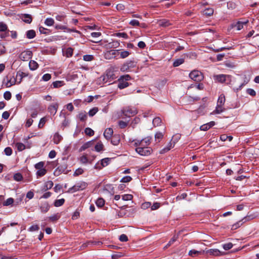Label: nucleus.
Here are the masks:
<instances>
[{"label": "nucleus", "mask_w": 259, "mask_h": 259, "mask_svg": "<svg viewBox=\"0 0 259 259\" xmlns=\"http://www.w3.org/2000/svg\"><path fill=\"white\" fill-rule=\"evenodd\" d=\"M213 79L215 82L223 83L226 82L227 84H230L232 81V76L226 74L213 75Z\"/></svg>", "instance_id": "1"}, {"label": "nucleus", "mask_w": 259, "mask_h": 259, "mask_svg": "<svg viewBox=\"0 0 259 259\" xmlns=\"http://www.w3.org/2000/svg\"><path fill=\"white\" fill-rule=\"evenodd\" d=\"M87 186L88 184L86 182L80 181L77 183L72 187L70 188L67 192L69 193H74L77 191H81L84 190L87 188Z\"/></svg>", "instance_id": "2"}, {"label": "nucleus", "mask_w": 259, "mask_h": 259, "mask_svg": "<svg viewBox=\"0 0 259 259\" xmlns=\"http://www.w3.org/2000/svg\"><path fill=\"white\" fill-rule=\"evenodd\" d=\"M122 113L126 117H130L138 113L137 109L134 107L128 106L122 110Z\"/></svg>", "instance_id": "3"}, {"label": "nucleus", "mask_w": 259, "mask_h": 259, "mask_svg": "<svg viewBox=\"0 0 259 259\" xmlns=\"http://www.w3.org/2000/svg\"><path fill=\"white\" fill-rule=\"evenodd\" d=\"M189 77L192 80L196 82H199L203 79L202 73L196 70L191 71L189 74Z\"/></svg>", "instance_id": "4"}, {"label": "nucleus", "mask_w": 259, "mask_h": 259, "mask_svg": "<svg viewBox=\"0 0 259 259\" xmlns=\"http://www.w3.org/2000/svg\"><path fill=\"white\" fill-rule=\"evenodd\" d=\"M136 151L141 156H148L151 153L152 149L149 147H138L136 148Z\"/></svg>", "instance_id": "5"}, {"label": "nucleus", "mask_w": 259, "mask_h": 259, "mask_svg": "<svg viewBox=\"0 0 259 259\" xmlns=\"http://www.w3.org/2000/svg\"><path fill=\"white\" fill-rule=\"evenodd\" d=\"M136 66V63L133 61H128L124 63L120 68L121 71H127L131 68Z\"/></svg>", "instance_id": "6"}, {"label": "nucleus", "mask_w": 259, "mask_h": 259, "mask_svg": "<svg viewBox=\"0 0 259 259\" xmlns=\"http://www.w3.org/2000/svg\"><path fill=\"white\" fill-rule=\"evenodd\" d=\"M32 56V53L29 50H26L22 52L19 55V59L23 61L29 60Z\"/></svg>", "instance_id": "7"}, {"label": "nucleus", "mask_w": 259, "mask_h": 259, "mask_svg": "<svg viewBox=\"0 0 259 259\" xmlns=\"http://www.w3.org/2000/svg\"><path fill=\"white\" fill-rule=\"evenodd\" d=\"M50 204L47 201H41L39 203V209L42 213L47 212L50 208Z\"/></svg>", "instance_id": "8"}, {"label": "nucleus", "mask_w": 259, "mask_h": 259, "mask_svg": "<svg viewBox=\"0 0 259 259\" xmlns=\"http://www.w3.org/2000/svg\"><path fill=\"white\" fill-rule=\"evenodd\" d=\"M250 220L249 217H245L241 220L239 221L232 226V230H236L243 225L245 222Z\"/></svg>", "instance_id": "9"}, {"label": "nucleus", "mask_w": 259, "mask_h": 259, "mask_svg": "<svg viewBox=\"0 0 259 259\" xmlns=\"http://www.w3.org/2000/svg\"><path fill=\"white\" fill-rule=\"evenodd\" d=\"M6 79L7 80V81L6 83V86L7 88L11 87L16 83V79L14 77H12L9 79L8 76H6L4 79V81H5Z\"/></svg>", "instance_id": "10"}, {"label": "nucleus", "mask_w": 259, "mask_h": 259, "mask_svg": "<svg viewBox=\"0 0 259 259\" xmlns=\"http://www.w3.org/2000/svg\"><path fill=\"white\" fill-rule=\"evenodd\" d=\"M58 106V104L57 103H54L49 106L48 107V111L51 114L54 115L56 113Z\"/></svg>", "instance_id": "11"}, {"label": "nucleus", "mask_w": 259, "mask_h": 259, "mask_svg": "<svg viewBox=\"0 0 259 259\" xmlns=\"http://www.w3.org/2000/svg\"><path fill=\"white\" fill-rule=\"evenodd\" d=\"M128 85L129 83L127 82V81H125L121 77L118 79V87L120 89H123L128 87Z\"/></svg>", "instance_id": "12"}, {"label": "nucleus", "mask_w": 259, "mask_h": 259, "mask_svg": "<svg viewBox=\"0 0 259 259\" xmlns=\"http://www.w3.org/2000/svg\"><path fill=\"white\" fill-rule=\"evenodd\" d=\"M21 19L23 21L28 24H30L32 20V18L30 14H22L21 16Z\"/></svg>", "instance_id": "13"}, {"label": "nucleus", "mask_w": 259, "mask_h": 259, "mask_svg": "<svg viewBox=\"0 0 259 259\" xmlns=\"http://www.w3.org/2000/svg\"><path fill=\"white\" fill-rule=\"evenodd\" d=\"M102 244L101 241H89L85 243H83L82 245L83 247H86L90 245H94L97 246H100Z\"/></svg>", "instance_id": "14"}, {"label": "nucleus", "mask_w": 259, "mask_h": 259, "mask_svg": "<svg viewBox=\"0 0 259 259\" xmlns=\"http://www.w3.org/2000/svg\"><path fill=\"white\" fill-rule=\"evenodd\" d=\"M113 131L111 128H106L104 133V136L107 139L109 140L111 138Z\"/></svg>", "instance_id": "15"}, {"label": "nucleus", "mask_w": 259, "mask_h": 259, "mask_svg": "<svg viewBox=\"0 0 259 259\" xmlns=\"http://www.w3.org/2000/svg\"><path fill=\"white\" fill-rule=\"evenodd\" d=\"M204 250H196L195 249H192L189 251V255L191 256H196L201 254H202L204 252Z\"/></svg>", "instance_id": "16"}, {"label": "nucleus", "mask_w": 259, "mask_h": 259, "mask_svg": "<svg viewBox=\"0 0 259 259\" xmlns=\"http://www.w3.org/2000/svg\"><path fill=\"white\" fill-rule=\"evenodd\" d=\"M120 142V137L119 135H115L112 136L111 139V143L114 145H117Z\"/></svg>", "instance_id": "17"}, {"label": "nucleus", "mask_w": 259, "mask_h": 259, "mask_svg": "<svg viewBox=\"0 0 259 259\" xmlns=\"http://www.w3.org/2000/svg\"><path fill=\"white\" fill-rule=\"evenodd\" d=\"M94 144V141H91L84 143L80 148V151H84L86 149L91 147Z\"/></svg>", "instance_id": "18"}, {"label": "nucleus", "mask_w": 259, "mask_h": 259, "mask_svg": "<svg viewBox=\"0 0 259 259\" xmlns=\"http://www.w3.org/2000/svg\"><path fill=\"white\" fill-rule=\"evenodd\" d=\"M29 66L30 70H35L38 68V65L36 61L31 60L29 62Z\"/></svg>", "instance_id": "19"}, {"label": "nucleus", "mask_w": 259, "mask_h": 259, "mask_svg": "<svg viewBox=\"0 0 259 259\" xmlns=\"http://www.w3.org/2000/svg\"><path fill=\"white\" fill-rule=\"evenodd\" d=\"M224 110H225V108L223 107V106H220V105L217 104L215 109L212 112H211V114H220V113L223 112V111H224Z\"/></svg>", "instance_id": "20"}, {"label": "nucleus", "mask_w": 259, "mask_h": 259, "mask_svg": "<svg viewBox=\"0 0 259 259\" xmlns=\"http://www.w3.org/2000/svg\"><path fill=\"white\" fill-rule=\"evenodd\" d=\"M62 140V137L59 134V133H56L55 134L53 137V141L55 144H58Z\"/></svg>", "instance_id": "21"}, {"label": "nucleus", "mask_w": 259, "mask_h": 259, "mask_svg": "<svg viewBox=\"0 0 259 259\" xmlns=\"http://www.w3.org/2000/svg\"><path fill=\"white\" fill-rule=\"evenodd\" d=\"M225 95L224 94H221L218 98L217 104L223 106L225 104Z\"/></svg>", "instance_id": "22"}, {"label": "nucleus", "mask_w": 259, "mask_h": 259, "mask_svg": "<svg viewBox=\"0 0 259 259\" xmlns=\"http://www.w3.org/2000/svg\"><path fill=\"white\" fill-rule=\"evenodd\" d=\"M27 38L29 39L33 38L35 35V31L34 30H28L26 33Z\"/></svg>", "instance_id": "23"}, {"label": "nucleus", "mask_w": 259, "mask_h": 259, "mask_svg": "<svg viewBox=\"0 0 259 259\" xmlns=\"http://www.w3.org/2000/svg\"><path fill=\"white\" fill-rule=\"evenodd\" d=\"M53 182L52 181H49L47 182L44 186L42 190L46 191L48 189H51L53 186Z\"/></svg>", "instance_id": "24"}, {"label": "nucleus", "mask_w": 259, "mask_h": 259, "mask_svg": "<svg viewBox=\"0 0 259 259\" xmlns=\"http://www.w3.org/2000/svg\"><path fill=\"white\" fill-rule=\"evenodd\" d=\"M78 117L81 121H85L87 119V114L85 111L80 112L78 114Z\"/></svg>", "instance_id": "25"}, {"label": "nucleus", "mask_w": 259, "mask_h": 259, "mask_svg": "<svg viewBox=\"0 0 259 259\" xmlns=\"http://www.w3.org/2000/svg\"><path fill=\"white\" fill-rule=\"evenodd\" d=\"M47 172V169L44 168L41 169H39L36 171V175L37 178L38 177H41L44 176H45Z\"/></svg>", "instance_id": "26"}, {"label": "nucleus", "mask_w": 259, "mask_h": 259, "mask_svg": "<svg viewBox=\"0 0 259 259\" xmlns=\"http://www.w3.org/2000/svg\"><path fill=\"white\" fill-rule=\"evenodd\" d=\"M64 84L65 83L63 81L58 80V81H54L52 83V85L54 88H58L62 87L63 85H64Z\"/></svg>", "instance_id": "27"}, {"label": "nucleus", "mask_w": 259, "mask_h": 259, "mask_svg": "<svg viewBox=\"0 0 259 259\" xmlns=\"http://www.w3.org/2000/svg\"><path fill=\"white\" fill-rule=\"evenodd\" d=\"M184 62V59L183 58H179L178 59H176L174 61L173 63V66L174 67H178L180 66V65L182 64Z\"/></svg>", "instance_id": "28"}, {"label": "nucleus", "mask_w": 259, "mask_h": 259, "mask_svg": "<svg viewBox=\"0 0 259 259\" xmlns=\"http://www.w3.org/2000/svg\"><path fill=\"white\" fill-rule=\"evenodd\" d=\"M159 24L162 27H167L170 25V23L168 20L163 19L159 21Z\"/></svg>", "instance_id": "29"}, {"label": "nucleus", "mask_w": 259, "mask_h": 259, "mask_svg": "<svg viewBox=\"0 0 259 259\" xmlns=\"http://www.w3.org/2000/svg\"><path fill=\"white\" fill-rule=\"evenodd\" d=\"M54 20L53 18H48L45 20V24L48 26H51L54 25Z\"/></svg>", "instance_id": "30"}, {"label": "nucleus", "mask_w": 259, "mask_h": 259, "mask_svg": "<svg viewBox=\"0 0 259 259\" xmlns=\"http://www.w3.org/2000/svg\"><path fill=\"white\" fill-rule=\"evenodd\" d=\"M64 202H65V200L63 198L56 200L54 202V205L56 207L61 206H62L64 203Z\"/></svg>", "instance_id": "31"}, {"label": "nucleus", "mask_w": 259, "mask_h": 259, "mask_svg": "<svg viewBox=\"0 0 259 259\" xmlns=\"http://www.w3.org/2000/svg\"><path fill=\"white\" fill-rule=\"evenodd\" d=\"M103 145L101 142H98L95 146V150L97 152H100L103 149Z\"/></svg>", "instance_id": "32"}, {"label": "nucleus", "mask_w": 259, "mask_h": 259, "mask_svg": "<svg viewBox=\"0 0 259 259\" xmlns=\"http://www.w3.org/2000/svg\"><path fill=\"white\" fill-rule=\"evenodd\" d=\"M18 151H22L26 148V146L22 143H17L16 144Z\"/></svg>", "instance_id": "33"}, {"label": "nucleus", "mask_w": 259, "mask_h": 259, "mask_svg": "<svg viewBox=\"0 0 259 259\" xmlns=\"http://www.w3.org/2000/svg\"><path fill=\"white\" fill-rule=\"evenodd\" d=\"M8 29L7 25L4 22H0V32L7 31Z\"/></svg>", "instance_id": "34"}, {"label": "nucleus", "mask_w": 259, "mask_h": 259, "mask_svg": "<svg viewBox=\"0 0 259 259\" xmlns=\"http://www.w3.org/2000/svg\"><path fill=\"white\" fill-rule=\"evenodd\" d=\"M96 203L98 207H101L104 206L105 204V201L103 198H99L97 200Z\"/></svg>", "instance_id": "35"}, {"label": "nucleus", "mask_w": 259, "mask_h": 259, "mask_svg": "<svg viewBox=\"0 0 259 259\" xmlns=\"http://www.w3.org/2000/svg\"><path fill=\"white\" fill-rule=\"evenodd\" d=\"M44 165L45 162L43 161H40L35 164L34 165V167L38 170L39 169L44 168Z\"/></svg>", "instance_id": "36"}, {"label": "nucleus", "mask_w": 259, "mask_h": 259, "mask_svg": "<svg viewBox=\"0 0 259 259\" xmlns=\"http://www.w3.org/2000/svg\"><path fill=\"white\" fill-rule=\"evenodd\" d=\"M110 160H111V159L109 158H105L102 159L100 161L101 163V165H102V166H103V167L107 166L109 163Z\"/></svg>", "instance_id": "37"}, {"label": "nucleus", "mask_w": 259, "mask_h": 259, "mask_svg": "<svg viewBox=\"0 0 259 259\" xmlns=\"http://www.w3.org/2000/svg\"><path fill=\"white\" fill-rule=\"evenodd\" d=\"M39 31L41 34H49L50 32V30L44 27L40 26L39 27Z\"/></svg>", "instance_id": "38"}, {"label": "nucleus", "mask_w": 259, "mask_h": 259, "mask_svg": "<svg viewBox=\"0 0 259 259\" xmlns=\"http://www.w3.org/2000/svg\"><path fill=\"white\" fill-rule=\"evenodd\" d=\"M78 78V75L76 73H73L68 74L67 76V79L69 80H74Z\"/></svg>", "instance_id": "39"}, {"label": "nucleus", "mask_w": 259, "mask_h": 259, "mask_svg": "<svg viewBox=\"0 0 259 259\" xmlns=\"http://www.w3.org/2000/svg\"><path fill=\"white\" fill-rule=\"evenodd\" d=\"M85 134L89 136H93L94 134V131L90 127H87L84 130Z\"/></svg>", "instance_id": "40"}, {"label": "nucleus", "mask_w": 259, "mask_h": 259, "mask_svg": "<svg viewBox=\"0 0 259 259\" xmlns=\"http://www.w3.org/2000/svg\"><path fill=\"white\" fill-rule=\"evenodd\" d=\"M73 50L71 48H68L66 49L65 55L67 57H70L73 55Z\"/></svg>", "instance_id": "41"}, {"label": "nucleus", "mask_w": 259, "mask_h": 259, "mask_svg": "<svg viewBox=\"0 0 259 259\" xmlns=\"http://www.w3.org/2000/svg\"><path fill=\"white\" fill-rule=\"evenodd\" d=\"M98 111V108L97 107H94L90 110L89 112V115L90 116L92 117L95 115Z\"/></svg>", "instance_id": "42"}, {"label": "nucleus", "mask_w": 259, "mask_h": 259, "mask_svg": "<svg viewBox=\"0 0 259 259\" xmlns=\"http://www.w3.org/2000/svg\"><path fill=\"white\" fill-rule=\"evenodd\" d=\"M161 123V119L159 117H155L153 120V124L154 126H158Z\"/></svg>", "instance_id": "43"}, {"label": "nucleus", "mask_w": 259, "mask_h": 259, "mask_svg": "<svg viewBox=\"0 0 259 259\" xmlns=\"http://www.w3.org/2000/svg\"><path fill=\"white\" fill-rule=\"evenodd\" d=\"M14 179L18 182L21 181L23 179V177L20 173H16L14 175Z\"/></svg>", "instance_id": "44"}, {"label": "nucleus", "mask_w": 259, "mask_h": 259, "mask_svg": "<svg viewBox=\"0 0 259 259\" xmlns=\"http://www.w3.org/2000/svg\"><path fill=\"white\" fill-rule=\"evenodd\" d=\"M119 54H120L121 58L124 59V58L127 57L129 56V55L130 54V53L128 51H124L119 52Z\"/></svg>", "instance_id": "45"}, {"label": "nucleus", "mask_w": 259, "mask_h": 259, "mask_svg": "<svg viewBox=\"0 0 259 259\" xmlns=\"http://www.w3.org/2000/svg\"><path fill=\"white\" fill-rule=\"evenodd\" d=\"M244 24V23L243 22L238 21L235 24H234V27L236 28L238 30H240L243 28Z\"/></svg>", "instance_id": "46"}, {"label": "nucleus", "mask_w": 259, "mask_h": 259, "mask_svg": "<svg viewBox=\"0 0 259 259\" xmlns=\"http://www.w3.org/2000/svg\"><path fill=\"white\" fill-rule=\"evenodd\" d=\"M133 198V196L131 194H124L122 196V199L124 201L131 200Z\"/></svg>", "instance_id": "47"}, {"label": "nucleus", "mask_w": 259, "mask_h": 259, "mask_svg": "<svg viewBox=\"0 0 259 259\" xmlns=\"http://www.w3.org/2000/svg\"><path fill=\"white\" fill-rule=\"evenodd\" d=\"M210 128V122L201 125L200 127L201 131H207Z\"/></svg>", "instance_id": "48"}, {"label": "nucleus", "mask_w": 259, "mask_h": 259, "mask_svg": "<svg viewBox=\"0 0 259 259\" xmlns=\"http://www.w3.org/2000/svg\"><path fill=\"white\" fill-rule=\"evenodd\" d=\"M116 36L118 37H122L125 39L128 38V35L125 32H118L115 34Z\"/></svg>", "instance_id": "49"}, {"label": "nucleus", "mask_w": 259, "mask_h": 259, "mask_svg": "<svg viewBox=\"0 0 259 259\" xmlns=\"http://www.w3.org/2000/svg\"><path fill=\"white\" fill-rule=\"evenodd\" d=\"M94 56L91 55H85L83 57V59L85 61H91L93 60Z\"/></svg>", "instance_id": "50"}, {"label": "nucleus", "mask_w": 259, "mask_h": 259, "mask_svg": "<svg viewBox=\"0 0 259 259\" xmlns=\"http://www.w3.org/2000/svg\"><path fill=\"white\" fill-rule=\"evenodd\" d=\"M233 245L232 243H227L223 245V248L226 250H228L232 248L233 247Z\"/></svg>", "instance_id": "51"}, {"label": "nucleus", "mask_w": 259, "mask_h": 259, "mask_svg": "<svg viewBox=\"0 0 259 259\" xmlns=\"http://www.w3.org/2000/svg\"><path fill=\"white\" fill-rule=\"evenodd\" d=\"M14 202V199L12 198H9L7 199L6 201H5L3 203L4 206H8L10 205Z\"/></svg>", "instance_id": "52"}, {"label": "nucleus", "mask_w": 259, "mask_h": 259, "mask_svg": "<svg viewBox=\"0 0 259 259\" xmlns=\"http://www.w3.org/2000/svg\"><path fill=\"white\" fill-rule=\"evenodd\" d=\"M177 239V236H176V235H175L170 240V241L168 242V243L166 244V245L165 246V248H167L169 246H170L172 244L174 243V242H175L176 241Z\"/></svg>", "instance_id": "53"}, {"label": "nucleus", "mask_w": 259, "mask_h": 259, "mask_svg": "<svg viewBox=\"0 0 259 259\" xmlns=\"http://www.w3.org/2000/svg\"><path fill=\"white\" fill-rule=\"evenodd\" d=\"M129 24L133 26H139V25H140V22L138 20L133 19L129 22Z\"/></svg>", "instance_id": "54"}, {"label": "nucleus", "mask_w": 259, "mask_h": 259, "mask_svg": "<svg viewBox=\"0 0 259 259\" xmlns=\"http://www.w3.org/2000/svg\"><path fill=\"white\" fill-rule=\"evenodd\" d=\"M150 140H151L150 138L147 137V138H145L142 139L141 141L142 144H143V143H145V146H148L150 144Z\"/></svg>", "instance_id": "55"}, {"label": "nucleus", "mask_w": 259, "mask_h": 259, "mask_svg": "<svg viewBox=\"0 0 259 259\" xmlns=\"http://www.w3.org/2000/svg\"><path fill=\"white\" fill-rule=\"evenodd\" d=\"M163 135L161 133H157L155 135V141H157V142H159L160 141V140H161L163 138Z\"/></svg>", "instance_id": "56"}, {"label": "nucleus", "mask_w": 259, "mask_h": 259, "mask_svg": "<svg viewBox=\"0 0 259 259\" xmlns=\"http://www.w3.org/2000/svg\"><path fill=\"white\" fill-rule=\"evenodd\" d=\"M60 218V215L58 214H55L49 217V220L52 222H55L57 221Z\"/></svg>", "instance_id": "57"}, {"label": "nucleus", "mask_w": 259, "mask_h": 259, "mask_svg": "<svg viewBox=\"0 0 259 259\" xmlns=\"http://www.w3.org/2000/svg\"><path fill=\"white\" fill-rule=\"evenodd\" d=\"M5 154L7 156H10L12 154V149L11 147H8L4 150Z\"/></svg>", "instance_id": "58"}, {"label": "nucleus", "mask_w": 259, "mask_h": 259, "mask_svg": "<svg viewBox=\"0 0 259 259\" xmlns=\"http://www.w3.org/2000/svg\"><path fill=\"white\" fill-rule=\"evenodd\" d=\"M132 180V178L130 176H127L122 178L120 180V182L123 183H127L130 182Z\"/></svg>", "instance_id": "59"}, {"label": "nucleus", "mask_w": 259, "mask_h": 259, "mask_svg": "<svg viewBox=\"0 0 259 259\" xmlns=\"http://www.w3.org/2000/svg\"><path fill=\"white\" fill-rule=\"evenodd\" d=\"M160 206V203L158 202H155L151 206V209L152 210H156L159 208Z\"/></svg>", "instance_id": "60"}, {"label": "nucleus", "mask_w": 259, "mask_h": 259, "mask_svg": "<svg viewBox=\"0 0 259 259\" xmlns=\"http://www.w3.org/2000/svg\"><path fill=\"white\" fill-rule=\"evenodd\" d=\"M11 97H12L11 93L9 91H7L4 94V97L7 100H10L11 98Z\"/></svg>", "instance_id": "61"}, {"label": "nucleus", "mask_w": 259, "mask_h": 259, "mask_svg": "<svg viewBox=\"0 0 259 259\" xmlns=\"http://www.w3.org/2000/svg\"><path fill=\"white\" fill-rule=\"evenodd\" d=\"M39 229V226L37 225L31 226L29 229L28 230L30 232H33L38 231Z\"/></svg>", "instance_id": "62"}, {"label": "nucleus", "mask_w": 259, "mask_h": 259, "mask_svg": "<svg viewBox=\"0 0 259 259\" xmlns=\"http://www.w3.org/2000/svg\"><path fill=\"white\" fill-rule=\"evenodd\" d=\"M51 78V75L49 73H46L42 76V79L44 81H47Z\"/></svg>", "instance_id": "63"}, {"label": "nucleus", "mask_w": 259, "mask_h": 259, "mask_svg": "<svg viewBox=\"0 0 259 259\" xmlns=\"http://www.w3.org/2000/svg\"><path fill=\"white\" fill-rule=\"evenodd\" d=\"M119 239L121 242H126L128 241L127 236L125 234H122L119 236Z\"/></svg>", "instance_id": "64"}]
</instances>
